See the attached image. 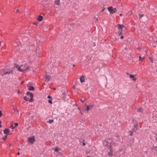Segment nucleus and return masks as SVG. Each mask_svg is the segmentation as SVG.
<instances>
[{"label": "nucleus", "instance_id": "nucleus-12", "mask_svg": "<svg viewBox=\"0 0 157 157\" xmlns=\"http://www.w3.org/2000/svg\"><path fill=\"white\" fill-rule=\"evenodd\" d=\"M33 94H31V97H30V99H29V101L30 102H33L34 100L33 99Z\"/></svg>", "mask_w": 157, "mask_h": 157}, {"label": "nucleus", "instance_id": "nucleus-24", "mask_svg": "<svg viewBox=\"0 0 157 157\" xmlns=\"http://www.w3.org/2000/svg\"><path fill=\"white\" fill-rule=\"evenodd\" d=\"M122 31H119L118 32V34H119V36L121 35V34H122Z\"/></svg>", "mask_w": 157, "mask_h": 157}, {"label": "nucleus", "instance_id": "nucleus-3", "mask_svg": "<svg viewBox=\"0 0 157 157\" xmlns=\"http://www.w3.org/2000/svg\"><path fill=\"white\" fill-rule=\"evenodd\" d=\"M3 72L4 73L2 75V76L12 73L13 70L12 69H10L6 67L3 70Z\"/></svg>", "mask_w": 157, "mask_h": 157}, {"label": "nucleus", "instance_id": "nucleus-40", "mask_svg": "<svg viewBox=\"0 0 157 157\" xmlns=\"http://www.w3.org/2000/svg\"><path fill=\"white\" fill-rule=\"evenodd\" d=\"M79 112L82 114H83V113L82 112L81 110H80V111H79Z\"/></svg>", "mask_w": 157, "mask_h": 157}, {"label": "nucleus", "instance_id": "nucleus-58", "mask_svg": "<svg viewBox=\"0 0 157 157\" xmlns=\"http://www.w3.org/2000/svg\"><path fill=\"white\" fill-rule=\"evenodd\" d=\"M44 2V1H43V3Z\"/></svg>", "mask_w": 157, "mask_h": 157}, {"label": "nucleus", "instance_id": "nucleus-21", "mask_svg": "<svg viewBox=\"0 0 157 157\" xmlns=\"http://www.w3.org/2000/svg\"><path fill=\"white\" fill-rule=\"evenodd\" d=\"M31 94H33V93H31L30 92H27V93H26V94L28 95H30V97H31Z\"/></svg>", "mask_w": 157, "mask_h": 157}, {"label": "nucleus", "instance_id": "nucleus-20", "mask_svg": "<svg viewBox=\"0 0 157 157\" xmlns=\"http://www.w3.org/2000/svg\"><path fill=\"white\" fill-rule=\"evenodd\" d=\"M129 133L130 136H132L133 133V132L132 131H130L129 132Z\"/></svg>", "mask_w": 157, "mask_h": 157}, {"label": "nucleus", "instance_id": "nucleus-15", "mask_svg": "<svg viewBox=\"0 0 157 157\" xmlns=\"http://www.w3.org/2000/svg\"><path fill=\"white\" fill-rule=\"evenodd\" d=\"M55 4L58 5L59 4V0H56L55 2Z\"/></svg>", "mask_w": 157, "mask_h": 157}, {"label": "nucleus", "instance_id": "nucleus-6", "mask_svg": "<svg viewBox=\"0 0 157 157\" xmlns=\"http://www.w3.org/2000/svg\"><path fill=\"white\" fill-rule=\"evenodd\" d=\"M50 76L49 75H45L44 77V81L46 82H48L49 81L50 78Z\"/></svg>", "mask_w": 157, "mask_h": 157}, {"label": "nucleus", "instance_id": "nucleus-38", "mask_svg": "<svg viewBox=\"0 0 157 157\" xmlns=\"http://www.w3.org/2000/svg\"><path fill=\"white\" fill-rule=\"evenodd\" d=\"M48 98H50V99H52V97H51V96H48Z\"/></svg>", "mask_w": 157, "mask_h": 157}, {"label": "nucleus", "instance_id": "nucleus-42", "mask_svg": "<svg viewBox=\"0 0 157 157\" xmlns=\"http://www.w3.org/2000/svg\"><path fill=\"white\" fill-rule=\"evenodd\" d=\"M2 122L1 121H0V128L2 127V125H1V123Z\"/></svg>", "mask_w": 157, "mask_h": 157}, {"label": "nucleus", "instance_id": "nucleus-46", "mask_svg": "<svg viewBox=\"0 0 157 157\" xmlns=\"http://www.w3.org/2000/svg\"><path fill=\"white\" fill-rule=\"evenodd\" d=\"M78 109H79V111H80V110H81L80 109V108L79 107H78Z\"/></svg>", "mask_w": 157, "mask_h": 157}, {"label": "nucleus", "instance_id": "nucleus-34", "mask_svg": "<svg viewBox=\"0 0 157 157\" xmlns=\"http://www.w3.org/2000/svg\"><path fill=\"white\" fill-rule=\"evenodd\" d=\"M10 128H12V129H13V128H14V127H13V125L12 124L10 127Z\"/></svg>", "mask_w": 157, "mask_h": 157}, {"label": "nucleus", "instance_id": "nucleus-48", "mask_svg": "<svg viewBox=\"0 0 157 157\" xmlns=\"http://www.w3.org/2000/svg\"><path fill=\"white\" fill-rule=\"evenodd\" d=\"M82 144L83 146H84L85 145V144L84 143H83Z\"/></svg>", "mask_w": 157, "mask_h": 157}, {"label": "nucleus", "instance_id": "nucleus-44", "mask_svg": "<svg viewBox=\"0 0 157 157\" xmlns=\"http://www.w3.org/2000/svg\"><path fill=\"white\" fill-rule=\"evenodd\" d=\"M126 74H127V75H130V74L129 73H128V72H127V73H126Z\"/></svg>", "mask_w": 157, "mask_h": 157}, {"label": "nucleus", "instance_id": "nucleus-41", "mask_svg": "<svg viewBox=\"0 0 157 157\" xmlns=\"http://www.w3.org/2000/svg\"><path fill=\"white\" fill-rule=\"evenodd\" d=\"M123 38H124V37H123V36H122L121 37V39H123Z\"/></svg>", "mask_w": 157, "mask_h": 157}, {"label": "nucleus", "instance_id": "nucleus-53", "mask_svg": "<svg viewBox=\"0 0 157 157\" xmlns=\"http://www.w3.org/2000/svg\"><path fill=\"white\" fill-rule=\"evenodd\" d=\"M20 93V91H19V90H18V94H19Z\"/></svg>", "mask_w": 157, "mask_h": 157}, {"label": "nucleus", "instance_id": "nucleus-51", "mask_svg": "<svg viewBox=\"0 0 157 157\" xmlns=\"http://www.w3.org/2000/svg\"><path fill=\"white\" fill-rule=\"evenodd\" d=\"M12 146V144H9V146H10H10Z\"/></svg>", "mask_w": 157, "mask_h": 157}, {"label": "nucleus", "instance_id": "nucleus-28", "mask_svg": "<svg viewBox=\"0 0 157 157\" xmlns=\"http://www.w3.org/2000/svg\"><path fill=\"white\" fill-rule=\"evenodd\" d=\"M48 102L50 103V104H52V101L51 100H48Z\"/></svg>", "mask_w": 157, "mask_h": 157}, {"label": "nucleus", "instance_id": "nucleus-59", "mask_svg": "<svg viewBox=\"0 0 157 157\" xmlns=\"http://www.w3.org/2000/svg\"><path fill=\"white\" fill-rule=\"evenodd\" d=\"M103 10H101V11H102Z\"/></svg>", "mask_w": 157, "mask_h": 157}, {"label": "nucleus", "instance_id": "nucleus-47", "mask_svg": "<svg viewBox=\"0 0 157 157\" xmlns=\"http://www.w3.org/2000/svg\"><path fill=\"white\" fill-rule=\"evenodd\" d=\"M155 150L157 151V147H155Z\"/></svg>", "mask_w": 157, "mask_h": 157}, {"label": "nucleus", "instance_id": "nucleus-45", "mask_svg": "<svg viewBox=\"0 0 157 157\" xmlns=\"http://www.w3.org/2000/svg\"><path fill=\"white\" fill-rule=\"evenodd\" d=\"M120 16H122V14H121V13L120 14Z\"/></svg>", "mask_w": 157, "mask_h": 157}, {"label": "nucleus", "instance_id": "nucleus-2", "mask_svg": "<svg viewBox=\"0 0 157 157\" xmlns=\"http://www.w3.org/2000/svg\"><path fill=\"white\" fill-rule=\"evenodd\" d=\"M21 67H18V71L21 72H23L25 71H27L28 70H30L31 67L29 66L28 64H25L23 65H21Z\"/></svg>", "mask_w": 157, "mask_h": 157}, {"label": "nucleus", "instance_id": "nucleus-55", "mask_svg": "<svg viewBox=\"0 0 157 157\" xmlns=\"http://www.w3.org/2000/svg\"><path fill=\"white\" fill-rule=\"evenodd\" d=\"M56 88H54V90H56Z\"/></svg>", "mask_w": 157, "mask_h": 157}, {"label": "nucleus", "instance_id": "nucleus-22", "mask_svg": "<svg viewBox=\"0 0 157 157\" xmlns=\"http://www.w3.org/2000/svg\"><path fill=\"white\" fill-rule=\"evenodd\" d=\"M85 99L83 98V99H80V101L82 103H84L85 102Z\"/></svg>", "mask_w": 157, "mask_h": 157}, {"label": "nucleus", "instance_id": "nucleus-26", "mask_svg": "<svg viewBox=\"0 0 157 157\" xmlns=\"http://www.w3.org/2000/svg\"><path fill=\"white\" fill-rule=\"evenodd\" d=\"M59 150H60L59 148H56L55 149V151L56 152L58 151Z\"/></svg>", "mask_w": 157, "mask_h": 157}, {"label": "nucleus", "instance_id": "nucleus-8", "mask_svg": "<svg viewBox=\"0 0 157 157\" xmlns=\"http://www.w3.org/2000/svg\"><path fill=\"white\" fill-rule=\"evenodd\" d=\"M134 128L133 129V130L135 132L136 131L138 128V126L137 123H136L134 125Z\"/></svg>", "mask_w": 157, "mask_h": 157}, {"label": "nucleus", "instance_id": "nucleus-31", "mask_svg": "<svg viewBox=\"0 0 157 157\" xmlns=\"http://www.w3.org/2000/svg\"><path fill=\"white\" fill-rule=\"evenodd\" d=\"M94 105H91L89 106L90 109H92V108L94 107Z\"/></svg>", "mask_w": 157, "mask_h": 157}, {"label": "nucleus", "instance_id": "nucleus-11", "mask_svg": "<svg viewBox=\"0 0 157 157\" xmlns=\"http://www.w3.org/2000/svg\"><path fill=\"white\" fill-rule=\"evenodd\" d=\"M43 19V17L41 15H39L38 16L37 20L39 21H42Z\"/></svg>", "mask_w": 157, "mask_h": 157}, {"label": "nucleus", "instance_id": "nucleus-18", "mask_svg": "<svg viewBox=\"0 0 157 157\" xmlns=\"http://www.w3.org/2000/svg\"><path fill=\"white\" fill-rule=\"evenodd\" d=\"M54 122V121L52 119H50L49 120V121H48V122L50 124H52Z\"/></svg>", "mask_w": 157, "mask_h": 157}, {"label": "nucleus", "instance_id": "nucleus-25", "mask_svg": "<svg viewBox=\"0 0 157 157\" xmlns=\"http://www.w3.org/2000/svg\"><path fill=\"white\" fill-rule=\"evenodd\" d=\"M7 136V135H6L3 137V140H5L6 139Z\"/></svg>", "mask_w": 157, "mask_h": 157}, {"label": "nucleus", "instance_id": "nucleus-35", "mask_svg": "<svg viewBox=\"0 0 157 157\" xmlns=\"http://www.w3.org/2000/svg\"><path fill=\"white\" fill-rule=\"evenodd\" d=\"M15 67H16L17 68V69H18V67H19L18 65H17V64H15Z\"/></svg>", "mask_w": 157, "mask_h": 157}, {"label": "nucleus", "instance_id": "nucleus-27", "mask_svg": "<svg viewBox=\"0 0 157 157\" xmlns=\"http://www.w3.org/2000/svg\"><path fill=\"white\" fill-rule=\"evenodd\" d=\"M144 16V15L143 14H140L139 15V18L140 19L141 17H143Z\"/></svg>", "mask_w": 157, "mask_h": 157}, {"label": "nucleus", "instance_id": "nucleus-54", "mask_svg": "<svg viewBox=\"0 0 157 157\" xmlns=\"http://www.w3.org/2000/svg\"><path fill=\"white\" fill-rule=\"evenodd\" d=\"M75 105L77 106V104H75Z\"/></svg>", "mask_w": 157, "mask_h": 157}, {"label": "nucleus", "instance_id": "nucleus-5", "mask_svg": "<svg viewBox=\"0 0 157 157\" xmlns=\"http://www.w3.org/2000/svg\"><path fill=\"white\" fill-rule=\"evenodd\" d=\"M35 141V138L34 136L32 137H29L28 138V141L30 143L33 144Z\"/></svg>", "mask_w": 157, "mask_h": 157}, {"label": "nucleus", "instance_id": "nucleus-43", "mask_svg": "<svg viewBox=\"0 0 157 157\" xmlns=\"http://www.w3.org/2000/svg\"><path fill=\"white\" fill-rule=\"evenodd\" d=\"M24 82V81H22L21 82V84H23Z\"/></svg>", "mask_w": 157, "mask_h": 157}, {"label": "nucleus", "instance_id": "nucleus-23", "mask_svg": "<svg viewBox=\"0 0 157 157\" xmlns=\"http://www.w3.org/2000/svg\"><path fill=\"white\" fill-rule=\"evenodd\" d=\"M86 107L87 108L86 110H87V111H88L90 109V108L89 106L88 105H87L86 106Z\"/></svg>", "mask_w": 157, "mask_h": 157}, {"label": "nucleus", "instance_id": "nucleus-19", "mask_svg": "<svg viewBox=\"0 0 157 157\" xmlns=\"http://www.w3.org/2000/svg\"><path fill=\"white\" fill-rule=\"evenodd\" d=\"M139 58V60L141 62L144 59V57H141V56H140Z\"/></svg>", "mask_w": 157, "mask_h": 157}, {"label": "nucleus", "instance_id": "nucleus-56", "mask_svg": "<svg viewBox=\"0 0 157 157\" xmlns=\"http://www.w3.org/2000/svg\"><path fill=\"white\" fill-rule=\"evenodd\" d=\"M73 66L74 67V66H75V65H73Z\"/></svg>", "mask_w": 157, "mask_h": 157}, {"label": "nucleus", "instance_id": "nucleus-13", "mask_svg": "<svg viewBox=\"0 0 157 157\" xmlns=\"http://www.w3.org/2000/svg\"><path fill=\"white\" fill-rule=\"evenodd\" d=\"M130 78H131L132 80H133L134 81H135L136 80V78L134 77V76L133 75L130 74L129 76Z\"/></svg>", "mask_w": 157, "mask_h": 157}, {"label": "nucleus", "instance_id": "nucleus-1", "mask_svg": "<svg viewBox=\"0 0 157 157\" xmlns=\"http://www.w3.org/2000/svg\"><path fill=\"white\" fill-rule=\"evenodd\" d=\"M105 147H107L109 148L107 150L108 154L110 155H112L113 150L112 148L113 145L114 144V142L112 141L110 139H106L103 143Z\"/></svg>", "mask_w": 157, "mask_h": 157}, {"label": "nucleus", "instance_id": "nucleus-14", "mask_svg": "<svg viewBox=\"0 0 157 157\" xmlns=\"http://www.w3.org/2000/svg\"><path fill=\"white\" fill-rule=\"evenodd\" d=\"M28 89L30 91H33L34 90V88L33 86H28Z\"/></svg>", "mask_w": 157, "mask_h": 157}, {"label": "nucleus", "instance_id": "nucleus-16", "mask_svg": "<svg viewBox=\"0 0 157 157\" xmlns=\"http://www.w3.org/2000/svg\"><path fill=\"white\" fill-rule=\"evenodd\" d=\"M137 111L139 112H142V109L141 108H138L137 109Z\"/></svg>", "mask_w": 157, "mask_h": 157}, {"label": "nucleus", "instance_id": "nucleus-57", "mask_svg": "<svg viewBox=\"0 0 157 157\" xmlns=\"http://www.w3.org/2000/svg\"><path fill=\"white\" fill-rule=\"evenodd\" d=\"M86 157H90V156H87Z\"/></svg>", "mask_w": 157, "mask_h": 157}, {"label": "nucleus", "instance_id": "nucleus-39", "mask_svg": "<svg viewBox=\"0 0 157 157\" xmlns=\"http://www.w3.org/2000/svg\"><path fill=\"white\" fill-rule=\"evenodd\" d=\"M37 23L34 22L33 23V25H37Z\"/></svg>", "mask_w": 157, "mask_h": 157}, {"label": "nucleus", "instance_id": "nucleus-7", "mask_svg": "<svg viewBox=\"0 0 157 157\" xmlns=\"http://www.w3.org/2000/svg\"><path fill=\"white\" fill-rule=\"evenodd\" d=\"M118 29H120L119 31H122L123 28H125V27L123 25L117 24V25Z\"/></svg>", "mask_w": 157, "mask_h": 157}, {"label": "nucleus", "instance_id": "nucleus-33", "mask_svg": "<svg viewBox=\"0 0 157 157\" xmlns=\"http://www.w3.org/2000/svg\"><path fill=\"white\" fill-rule=\"evenodd\" d=\"M15 126L14 127L15 128L18 125V124L17 123H15Z\"/></svg>", "mask_w": 157, "mask_h": 157}, {"label": "nucleus", "instance_id": "nucleus-4", "mask_svg": "<svg viewBox=\"0 0 157 157\" xmlns=\"http://www.w3.org/2000/svg\"><path fill=\"white\" fill-rule=\"evenodd\" d=\"M108 10L110 14H113L117 11L116 8H113L112 6H109L108 8Z\"/></svg>", "mask_w": 157, "mask_h": 157}, {"label": "nucleus", "instance_id": "nucleus-36", "mask_svg": "<svg viewBox=\"0 0 157 157\" xmlns=\"http://www.w3.org/2000/svg\"><path fill=\"white\" fill-rule=\"evenodd\" d=\"M2 113L1 110H0V117L2 116Z\"/></svg>", "mask_w": 157, "mask_h": 157}, {"label": "nucleus", "instance_id": "nucleus-37", "mask_svg": "<svg viewBox=\"0 0 157 157\" xmlns=\"http://www.w3.org/2000/svg\"><path fill=\"white\" fill-rule=\"evenodd\" d=\"M20 11V10L19 9H18L17 10H16V13H17V12H19Z\"/></svg>", "mask_w": 157, "mask_h": 157}, {"label": "nucleus", "instance_id": "nucleus-29", "mask_svg": "<svg viewBox=\"0 0 157 157\" xmlns=\"http://www.w3.org/2000/svg\"><path fill=\"white\" fill-rule=\"evenodd\" d=\"M13 109L15 111H17V112H18L19 111L16 108H14Z\"/></svg>", "mask_w": 157, "mask_h": 157}, {"label": "nucleus", "instance_id": "nucleus-50", "mask_svg": "<svg viewBox=\"0 0 157 157\" xmlns=\"http://www.w3.org/2000/svg\"><path fill=\"white\" fill-rule=\"evenodd\" d=\"M73 88L74 89H75V86H74L73 87Z\"/></svg>", "mask_w": 157, "mask_h": 157}, {"label": "nucleus", "instance_id": "nucleus-10", "mask_svg": "<svg viewBox=\"0 0 157 157\" xmlns=\"http://www.w3.org/2000/svg\"><path fill=\"white\" fill-rule=\"evenodd\" d=\"M10 132V130L8 128H6L5 129H4L3 131L4 133L5 134H7V135L9 134V133Z\"/></svg>", "mask_w": 157, "mask_h": 157}, {"label": "nucleus", "instance_id": "nucleus-52", "mask_svg": "<svg viewBox=\"0 0 157 157\" xmlns=\"http://www.w3.org/2000/svg\"><path fill=\"white\" fill-rule=\"evenodd\" d=\"M20 153L19 152H18L17 153V155H19L20 154Z\"/></svg>", "mask_w": 157, "mask_h": 157}, {"label": "nucleus", "instance_id": "nucleus-32", "mask_svg": "<svg viewBox=\"0 0 157 157\" xmlns=\"http://www.w3.org/2000/svg\"><path fill=\"white\" fill-rule=\"evenodd\" d=\"M155 140L157 141V133L156 134L155 136Z\"/></svg>", "mask_w": 157, "mask_h": 157}, {"label": "nucleus", "instance_id": "nucleus-17", "mask_svg": "<svg viewBox=\"0 0 157 157\" xmlns=\"http://www.w3.org/2000/svg\"><path fill=\"white\" fill-rule=\"evenodd\" d=\"M24 99L26 101H28L29 100V98H28L26 96H24Z\"/></svg>", "mask_w": 157, "mask_h": 157}, {"label": "nucleus", "instance_id": "nucleus-49", "mask_svg": "<svg viewBox=\"0 0 157 157\" xmlns=\"http://www.w3.org/2000/svg\"><path fill=\"white\" fill-rule=\"evenodd\" d=\"M138 49L139 50H140V47H139V48H138Z\"/></svg>", "mask_w": 157, "mask_h": 157}, {"label": "nucleus", "instance_id": "nucleus-30", "mask_svg": "<svg viewBox=\"0 0 157 157\" xmlns=\"http://www.w3.org/2000/svg\"><path fill=\"white\" fill-rule=\"evenodd\" d=\"M149 59H150V61L151 62V63H153V60L152 59V58H151L150 57L149 58Z\"/></svg>", "mask_w": 157, "mask_h": 157}, {"label": "nucleus", "instance_id": "nucleus-9", "mask_svg": "<svg viewBox=\"0 0 157 157\" xmlns=\"http://www.w3.org/2000/svg\"><path fill=\"white\" fill-rule=\"evenodd\" d=\"M84 77H85V76L84 75H82L81 76L80 78V80L81 82L82 83V82H85V80L84 78Z\"/></svg>", "mask_w": 157, "mask_h": 157}]
</instances>
